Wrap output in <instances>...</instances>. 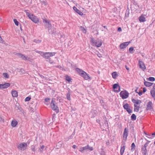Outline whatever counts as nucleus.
Returning <instances> with one entry per match:
<instances>
[{"mask_svg":"<svg viewBox=\"0 0 155 155\" xmlns=\"http://www.w3.org/2000/svg\"><path fill=\"white\" fill-rule=\"evenodd\" d=\"M124 108L129 113H132V109H131L128 104L126 103L123 105Z\"/></svg>","mask_w":155,"mask_h":155,"instance_id":"9d476101","label":"nucleus"},{"mask_svg":"<svg viewBox=\"0 0 155 155\" xmlns=\"http://www.w3.org/2000/svg\"><path fill=\"white\" fill-rule=\"evenodd\" d=\"M147 91V89H146V88H145V87H144V88H143V92H146Z\"/></svg>","mask_w":155,"mask_h":155,"instance_id":"603ef678","label":"nucleus"},{"mask_svg":"<svg viewBox=\"0 0 155 155\" xmlns=\"http://www.w3.org/2000/svg\"><path fill=\"white\" fill-rule=\"evenodd\" d=\"M136 119V116L134 114H133L131 116V119L132 120H135Z\"/></svg>","mask_w":155,"mask_h":155,"instance_id":"c85d7f7f","label":"nucleus"},{"mask_svg":"<svg viewBox=\"0 0 155 155\" xmlns=\"http://www.w3.org/2000/svg\"><path fill=\"white\" fill-rule=\"evenodd\" d=\"M148 144H149V143L147 142V143H145L144 144V146H142V147H144L145 148H147V147L148 146Z\"/></svg>","mask_w":155,"mask_h":155,"instance_id":"c03bdc74","label":"nucleus"},{"mask_svg":"<svg viewBox=\"0 0 155 155\" xmlns=\"http://www.w3.org/2000/svg\"><path fill=\"white\" fill-rule=\"evenodd\" d=\"M135 146L134 143H132V144H131V150H132L133 148H134Z\"/></svg>","mask_w":155,"mask_h":155,"instance_id":"a18cd8bd","label":"nucleus"},{"mask_svg":"<svg viewBox=\"0 0 155 155\" xmlns=\"http://www.w3.org/2000/svg\"><path fill=\"white\" fill-rule=\"evenodd\" d=\"M11 94L13 97H17L18 96V92L15 90H12Z\"/></svg>","mask_w":155,"mask_h":155,"instance_id":"6ab92c4d","label":"nucleus"},{"mask_svg":"<svg viewBox=\"0 0 155 155\" xmlns=\"http://www.w3.org/2000/svg\"><path fill=\"white\" fill-rule=\"evenodd\" d=\"M56 54V53L54 52H44L42 57L46 59H48L50 57L54 56Z\"/></svg>","mask_w":155,"mask_h":155,"instance_id":"20e7f679","label":"nucleus"},{"mask_svg":"<svg viewBox=\"0 0 155 155\" xmlns=\"http://www.w3.org/2000/svg\"><path fill=\"white\" fill-rule=\"evenodd\" d=\"M131 43L130 41L124 42L121 44L120 46V49H124L127 47Z\"/></svg>","mask_w":155,"mask_h":155,"instance_id":"9b49d317","label":"nucleus"},{"mask_svg":"<svg viewBox=\"0 0 155 155\" xmlns=\"http://www.w3.org/2000/svg\"><path fill=\"white\" fill-rule=\"evenodd\" d=\"M112 77L114 79H116L118 76V74L116 72H114L112 74Z\"/></svg>","mask_w":155,"mask_h":155,"instance_id":"393cba45","label":"nucleus"},{"mask_svg":"<svg viewBox=\"0 0 155 155\" xmlns=\"http://www.w3.org/2000/svg\"><path fill=\"white\" fill-rule=\"evenodd\" d=\"M153 108V104L151 101H149L147 104L146 109L147 110H150Z\"/></svg>","mask_w":155,"mask_h":155,"instance_id":"ddd939ff","label":"nucleus"},{"mask_svg":"<svg viewBox=\"0 0 155 155\" xmlns=\"http://www.w3.org/2000/svg\"><path fill=\"white\" fill-rule=\"evenodd\" d=\"M100 153L101 155H105V153L103 149H101L100 151Z\"/></svg>","mask_w":155,"mask_h":155,"instance_id":"f704fd0d","label":"nucleus"},{"mask_svg":"<svg viewBox=\"0 0 155 155\" xmlns=\"http://www.w3.org/2000/svg\"><path fill=\"white\" fill-rule=\"evenodd\" d=\"M139 20L140 22H143L146 21L145 18L143 15H142L140 17Z\"/></svg>","mask_w":155,"mask_h":155,"instance_id":"412c9836","label":"nucleus"},{"mask_svg":"<svg viewBox=\"0 0 155 155\" xmlns=\"http://www.w3.org/2000/svg\"><path fill=\"white\" fill-rule=\"evenodd\" d=\"M44 147L45 146L44 145H42L41 147V149L39 150L41 152H42V150L44 148Z\"/></svg>","mask_w":155,"mask_h":155,"instance_id":"09e8293b","label":"nucleus"},{"mask_svg":"<svg viewBox=\"0 0 155 155\" xmlns=\"http://www.w3.org/2000/svg\"><path fill=\"white\" fill-rule=\"evenodd\" d=\"M33 41L36 43H40L41 42V40L39 39H35Z\"/></svg>","mask_w":155,"mask_h":155,"instance_id":"c9c22d12","label":"nucleus"},{"mask_svg":"<svg viewBox=\"0 0 155 155\" xmlns=\"http://www.w3.org/2000/svg\"><path fill=\"white\" fill-rule=\"evenodd\" d=\"M144 84L145 86L147 87H149L152 85L153 83L149 82L146 81H145L144 82Z\"/></svg>","mask_w":155,"mask_h":155,"instance_id":"5701e85b","label":"nucleus"},{"mask_svg":"<svg viewBox=\"0 0 155 155\" xmlns=\"http://www.w3.org/2000/svg\"><path fill=\"white\" fill-rule=\"evenodd\" d=\"M128 132L129 131L128 129L127 128H125L124 129L123 134V140L125 141H126L127 140Z\"/></svg>","mask_w":155,"mask_h":155,"instance_id":"1a4fd4ad","label":"nucleus"},{"mask_svg":"<svg viewBox=\"0 0 155 155\" xmlns=\"http://www.w3.org/2000/svg\"><path fill=\"white\" fill-rule=\"evenodd\" d=\"M21 58H22L23 60H27V58L24 54H23L22 56L21 57Z\"/></svg>","mask_w":155,"mask_h":155,"instance_id":"a19ab883","label":"nucleus"},{"mask_svg":"<svg viewBox=\"0 0 155 155\" xmlns=\"http://www.w3.org/2000/svg\"><path fill=\"white\" fill-rule=\"evenodd\" d=\"M91 42L92 43L93 46H96L97 47H101L102 45L101 40L99 39L95 40L93 38H92L91 39Z\"/></svg>","mask_w":155,"mask_h":155,"instance_id":"7ed1b4c3","label":"nucleus"},{"mask_svg":"<svg viewBox=\"0 0 155 155\" xmlns=\"http://www.w3.org/2000/svg\"><path fill=\"white\" fill-rule=\"evenodd\" d=\"M3 75L4 78H9V75L7 73H4L3 74Z\"/></svg>","mask_w":155,"mask_h":155,"instance_id":"c756f323","label":"nucleus"},{"mask_svg":"<svg viewBox=\"0 0 155 155\" xmlns=\"http://www.w3.org/2000/svg\"><path fill=\"white\" fill-rule=\"evenodd\" d=\"M49 62L51 64H52V62H51L50 60H49Z\"/></svg>","mask_w":155,"mask_h":155,"instance_id":"774afa93","label":"nucleus"},{"mask_svg":"<svg viewBox=\"0 0 155 155\" xmlns=\"http://www.w3.org/2000/svg\"><path fill=\"white\" fill-rule=\"evenodd\" d=\"M10 84L9 83H5L4 84H0V88H6L10 86Z\"/></svg>","mask_w":155,"mask_h":155,"instance_id":"2eb2a0df","label":"nucleus"},{"mask_svg":"<svg viewBox=\"0 0 155 155\" xmlns=\"http://www.w3.org/2000/svg\"><path fill=\"white\" fill-rule=\"evenodd\" d=\"M55 101L52 99L51 103V107L52 109L54 110H56L58 108L57 106L55 104Z\"/></svg>","mask_w":155,"mask_h":155,"instance_id":"f8f14e48","label":"nucleus"},{"mask_svg":"<svg viewBox=\"0 0 155 155\" xmlns=\"http://www.w3.org/2000/svg\"><path fill=\"white\" fill-rule=\"evenodd\" d=\"M49 31V33L51 34H52L54 33H55L56 32V29L54 28H52L50 31Z\"/></svg>","mask_w":155,"mask_h":155,"instance_id":"cd10ccee","label":"nucleus"},{"mask_svg":"<svg viewBox=\"0 0 155 155\" xmlns=\"http://www.w3.org/2000/svg\"><path fill=\"white\" fill-rule=\"evenodd\" d=\"M147 79L149 81H155V79L154 78L152 77H150L149 78H147Z\"/></svg>","mask_w":155,"mask_h":155,"instance_id":"473e14b6","label":"nucleus"},{"mask_svg":"<svg viewBox=\"0 0 155 155\" xmlns=\"http://www.w3.org/2000/svg\"><path fill=\"white\" fill-rule=\"evenodd\" d=\"M125 150V147L123 146L121 147L120 150V153L121 155H123Z\"/></svg>","mask_w":155,"mask_h":155,"instance_id":"b1692460","label":"nucleus"},{"mask_svg":"<svg viewBox=\"0 0 155 155\" xmlns=\"http://www.w3.org/2000/svg\"><path fill=\"white\" fill-rule=\"evenodd\" d=\"M24 12L26 13V15L29 19L35 23H37L39 22V20L36 16L33 14H31L28 10H25Z\"/></svg>","mask_w":155,"mask_h":155,"instance_id":"f257e3e1","label":"nucleus"},{"mask_svg":"<svg viewBox=\"0 0 155 155\" xmlns=\"http://www.w3.org/2000/svg\"><path fill=\"white\" fill-rule=\"evenodd\" d=\"M152 136L155 135V132L154 133H152Z\"/></svg>","mask_w":155,"mask_h":155,"instance_id":"680f3d73","label":"nucleus"},{"mask_svg":"<svg viewBox=\"0 0 155 155\" xmlns=\"http://www.w3.org/2000/svg\"><path fill=\"white\" fill-rule=\"evenodd\" d=\"M134 48L133 47H130L129 49V51L131 53H133Z\"/></svg>","mask_w":155,"mask_h":155,"instance_id":"ea45409f","label":"nucleus"},{"mask_svg":"<svg viewBox=\"0 0 155 155\" xmlns=\"http://www.w3.org/2000/svg\"><path fill=\"white\" fill-rule=\"evenodd\" d=\"M43 22L46 23L45 25V27L48 28V31H49L51 28L52 26L50 22V21L46 19H43Z\"/></svg>","mask_w":155,"mask_h":155,"instance_id":"0eeeda50","label":"nucleus"},{"mask_svg":"<svg viewBox=\"0 0 155 155\" xmlns=\"http://www.w3.org/2000/svg\"><path fill=\"white\" fill-rule=\"evenodd\" d=\"M35 52L36 53L40 54L42 57L43 56V55L44 52L41 51H37V50Z\"/></svg>","mask_w":155,"mask_h":155,"instance_id":"e433bc0d","label":"nucleus"},{"mask_svg":"<svg viewBox=\"0 0 155 155\" xmlns=\"http://www.w3.org/2000/svg\"><path fill=\"white\" fill-rule=\"evenodd\" d=\"M150 93L152 96L155 100V90H151L150 91Z\"/></svg>","mask_w":155,"mask_h":155,"instance_id":"bb28decb","label":"nucleus"},{"mask_svg":"<svg viewBox=\"0 0 155 155\" xmlns=\"http://www.w3.org/2000/svg\"><path fill=\"white\" fill-rule=\"evenodd\" d=\"M141 151L143 155H147V148L142 147Z\"/></svg>","mask_w":155,"mask_h":155,"instance_id":"a211bd4d","label":"nucleus"},{"mask_svg":"<svg viewBox=\"0 0 155 155\" xmlns=\"http://www.w3.org/2000/svg\"><path fill=\"white\" fill-rule=\"evenodd\" d=\"M72 147L74 148V149H75L76 147V146L75 145H73V146H72Z\"/></svg>","mask_w":155,"mask_h":155,"instance_id":"13d9d810","label":"nucleus"},{"mask_svg":"<svg viewBox=\"0 0 155 155\" xmlns=\"http://www.w3.org/2000/svg\"><path fill=\"white\" fill-rule=\"evenodd\" d=\"M55 67L57 68H61V67L59 65L56 66Z\"/></svg>","mask_w":155,"mask_h":155,"instance_id":"6e6d98bb","label":"nucleus"},{"mask_svg":"<svg viewBox=\"0 0 155 155\" xmlns=\"http://www.w3.org/2000/svg\"><path fill=\"white\" fill-rule=\"evenodd\" d=\"M153 90H155V84L153 85Z\"/></svg>","mask_w":155,"mask_h":155,"instance_id":"bf43d9fd","label":"nucleus"},{"mask_svg":"<svg viewBox=\"0 0 155 155\" xmlns=\"http://www.w3.org/2000/svg\"><path fill=\"white\" fill-rule=\"evenodd\" d=\"M14 21L15 25L17 26H18L19 24V22L17 21L16 19H14L13 20Z\"/></svg>","mask_w":155,"mask_h":155,"instance_id":"58836bf2","label":"nucleus"},{"mask_svg":"<svg viewBox=\"0 0 155 155\" xmlns=\"http://www.w3.org/2000/svg\"><path fill=\"white\" fill-rule=\"evenodd\" d=\"M148 144H149V143L147 142V143H145L144 144V146H142V147H144L145 148H147V147L148 146Z\"/></svg>","mask_w":155,"mask_h":155,"instance_id":"37998d69","label":"nucleus"},{"mask_svg":"<svg viewBox=\"0 0 155 155\" xmlns=\"http://www.w3.org/2000/svg\"><path fill=\"white\" fill-rule=\"evenodd\" d=\"M31 150L32 151L35 152V146H32L31 148Z\"/></svg>","mask_w":155,"mask_h":155,"instance_id":"de8ad7c7","label":"nucleus"},{"mask_svg":"<svg viewBox=\"0 0 155 155\" xmlns=\"http://www.w3.org/2000/svg\"><path fill=\"white\" fill-rule=\"evenodd\" d=\"M125 67L127 70L128 71L129 70V68L127 67V65H125Z\"/></svg>","mask_w":155,"mask_h":155,"instance_id":"4d7b16f0","label":"nucleus"},{"mask_svg":"<svg viewBox=\"0 0 155 155\" xmlns=\"http://www.w3.org/2000/svg\"><path fill=\"white\" fill-rule=\"evenodd\" d=\"M113 88L114 89L118 88L117 90H115L114 91V92H115L118 93L120 91V87L118 83L114 84L113 85Z\"/></svg>","mask_w":155,"mask_h":155,"instance_id":"4468645a","label":"nucleus"},{"mask_svg":"<svg viewBox=\"0 0 155 155\" xmlns=\"http://www.w3.org/2000/svg\"><path fill=\"white\" fill-rule=\"evenodd\" d=\"M129 93L126 90L121 91L120 94V97L123 99H125L127 98L129 96Z\"/></svg>","mask_w":155,"mask_h":155,"instance_id":"423d86ee","label":"nucleus"},{"mask_svg":"<svg viewBox=\"0 0 155 155\" xmlns=\"http://www.w3.org/2000/svg\"><path fill=\"white\" fill-rule=\"evenodd\" d=\"M104 28L105 29H107V27L106 26H104Z\"/></svg>","mask_w":155,"mask_h":155,"instance_id":"e2e57ef3","label":"nucleus"},{"mask_svg":"<svg viewBox=\"0 0 155 155\" xmlns=\"http://www.w3.org/2000/svg\"><path fill=\"white\" fill-rule=\"evenodd\" d=\"M118 31H122L121 28L120 27H119L118 28Z\"/></svg>","mask_w":155,"mask_h":155,"instance_id":"864d4df0","label":"nucleus"},{"mask_svg":"<svg viewBox=\"0 0 155 155\" xmlns=\"http://www.w3.org/2000/svg\"><path fill=\"white\" fill-rule=\"evenodd\" d=\"M147 136H148V137L147 136V137H148V138H150V139H152L153 138V137H150L151 136L150 134H148V135H147Z\"/></svg>","mask_w":155,"mask_h":155,"instance_id":"3c124183","label":"nucleus"},{"mask_svg":"<svg viewBox=\"0 0 155 155\" xmlns=\"http://www.w3.org/2000/svg\"><path fill=\"white\" fill-rule=\"evenodd\" d=\"M81 29V30L82 31H83V32L84 33H86V29H85V28L84 27H83L82 26H81L80 27Z\"/></svg>","mask_w":155,"mask_h":155,"instance_id":"4c0bfd02","label":"nucleus"},{"mask_svg":"<svg viewBox=\"0 0 155 155\" xmlns=\"http://www.w3.org/2000/svg\"><path fill=\"white\" fill-rule=\"evenodd\" d=\"M75 70L85 80H87L91 79L89 75L82 70L78 68H76L75 69Z\"/></svg>","mask_w":155,"mask_h":155,"instance_id":"f03ea898","label":"nucleus"},{"mask_svg":"<svg viewBox=\"0 0 155 155\" xmlns=\"http://www.w3.org/2000/svg\"><path fill=\"white\" fill-rule=\"evenodd\" d=\"M135 92H136L137 93L138 92L137 91V89H136V90H135Z\"/></svg>","mask_w":155,"mask_h":155,"instance_id":"0e129e2a","label":"nucleus"},{"mask_svg":"<svg viewBox=\"0 0 155 155\" xmlns=\"http://www.w3.org/2000/svg\"><path fill=\"white\" fill-rule=\"evenodd\" d=\"M87 150V148L86 146L84 147H80L79 151L83 153L84 152V151L85 150Z\"/></svg>","mask_w":155,"mask_h":155,"instance_id":"a878e982","label":"nucleus"},{"mask_svg":"<svg viewBox=\"0 0 155 155\" xmlns=\"http://www.w3.org/2000/svg\"><path fill=\"white\" fill-rule=\"evenodd\" d=\"M43 3L44 4H45V5H46V3L45 2H43Z\"/></svg>","mask_w":155,"mask_h":155,"instance_id":"338daca9","label":"nucleus"},{"mask_svg":"<svg viewBox=\"0 0 155 155\" xmlns=\"http://www.w3.org/2000/svg\"><path fill=\"white\" fill-rule=\"evenodd\" d=\"M145 140L147 141V142H148L149 143L150 142V141L148 140H147V139H145Z\"/></svg>","mask_w":155,"mask_h":155,"instance_id":"052dcab7","label":"nucleus"},{"mask_svg":"<svg viewBox=\"0 0 155 155\" xmlns=\"http://www.w3.org/2000/svg\"><path fill=\"white\" fill-rule=\"evenodd\" d=\"M16 54L19 57L21 58V57L22 56L23 54L21 53H17Z\"/></svg>","mask_w":155,"mask_h":155,"instance_id":"79ce46f5","label":"nucleus"},{"mask_svg":"<svg viewBox=\"0 0 155 155\" xmlns=\"http://www.w3.org/2000/svg\"><path fill=\"white\" fill-rule=\"evenodd\" d=\"M66 80L70 82L71 81V79L70 77H69L68 75H66Z\"/></svg>","mask_w":155,"mask_h":155,"instance_id":"7c9ffc66","label":"nucleus"},{"mask_svg":"<svg viewBox=\"0 0 155 155\" xmlns=\"http://www.w3.org/2000/svg\"><path fill=\"white\" fill-rule=\"evenodd\" d=\"M73 9L77 13L80 15L82 16L83 15V13L78 9L76 7L74 6L73 7Z\"/></svg>","mask_w":155,"mask_h":155,"instance_id":"dca6fc26","label":"nucleus"},{"mask_svg":"<svg viewBox=\"0 0 155 155\" xmlns=\"http://www.w3.org/2000/svg\"><path fill=\"white\" fill-rule=\"evenodd\" d=\"M31 99V98L29 97H26L25 99V101H29Z\"/></svg>","mask_w":155,"mask_h":155,"instance_id":"49530a36","label":"nucleus"},{"mask_svg":"<svg viewBox=\"0 0 155 155\" xmlns=\"http://www.w3.org/2000/svg\"><path fill=\"white\" fill-rule=\"evenodd\" d=\"M138 64L140 68L143 71H144V70L146 69L145 65L143 62L142 61L141 59H139V60Z\"/></svg>","mask_w":155,"mask_h":155,"instance_id":"6e6552de","label":"nucleus"},{"mask_svg":"<svg viewBox=\"0 0 155 155\" xmlns=\"http://www.w3.org/2000/svg\"><path fill=\"white\" fill-rule=\"evenodd\" d=\"M86 147L87 148V149L91 151H92L93 150V147L90 146L89 145H87V146H86Z\"/></svg>","mask_w":155,"mask_h":155,"instance_id":"2f4dec72","label":"nucleus"},{"mask_svg":"<svg viewBox=\"0 0 155 155\" xmlns=\"http://www.w3.org/2000/svg\"><path fill=\"white\" fill-rule=\"evenodd\" d=\"M18 124L17 121L15 120H13L11 122V126L13 127H15Z\"/></svg>","mask_w":155,"mask_h":155,"instance_id":"aec40b11","label":"nucleus"},{"mask_svg":"<svg viewBox=\"0 0 155 155\" xmlns=\"http://www.w3.org/2000/svg\"><path fill=\"white\" fill-rule=\"evenodd\" d=\"M140 105L134 104V111L136 112H138L140 109Z\"/></svg>","mask_w":155,"mask_h":155,"instance_id":"4be33fe9","label":"nucleus"},{"mask_svg":"<svg viewBox=\"0 0 155 155\" xmlns=\"http://www.w3.org/2000/svg\"><path fill=\"white\" fill-rule=\"evenodd\" d=\"M50 100V99L48 98H46L45 99V101L46 102H48Z\"/></svg>","mask_w":155,"mask_h":155,"instance_id":"5fc2aeb1","label":"nucleus"},{"mask_svg":"<svg viewBox=\"0 0 155 155\" xmlns=\"http://www.w3.org/2000/svg\"><path fill=\"white\" fill-rule=\"evenodd\" d=\"M144 134H145L146 135H147H147H148V134H147L146 133H145V132H144Z\"/></svg>","mask_w":155,"mask_h":155,"instance_id":"69168bd1","label":"nucleus"},{"mask_svg":"<svg viewBox=\"0 0 155 155\" xmlns=\"http://www.w3.org/2000/svg\"><path fill=\"white\" fill-rule=\"evenodd\" d=\"M137 93L139 94V95L140 96H141L143 94L142 92V91H139V92H138Z\"/></svg>","mask_w":155,"mask_h":155,"instance_id":"8fccbe9b","label":"nucleus"},{"mask_svg":"<svg viewBox=\"0 0 155 155\" xmlns=\"http://www.w3.org/2000/svg\"><path fill=\"white\" fill-rule=\"evenodd\" d=\"M27 147V144L23 142L18 144L17 146V148L19 150L24 151L26 149Z\"/></svg>","mask_w":155,"mask_h":155,"instance_id":"39448f33","label":"nucleus"},{"mask_svg":"<svg viewBox=\"0 0 155 155\" xmlns=\"http://www.w3.org/2000/svg\"><path fill=\"white\" fill-rule=\"evenodd\" d=\"M132 102L134 104L139 105L141 103V101L140 100H135L133 99L132 100Z\"/></svg>","mask_w":155,"mask_h":155,"instance_id":"f3484780","label":"nucleus"},{"mask_svg":"<svg viewBox=\"0 0 155 155\" xmlns=\"http://www.w3.org/2000/svg\"><path fill=\"white\" fill-rule=\"evenodd\" d=\"M66 97L68 100H71L70 94L69 92L67 94Z\"/></svg>","mask_w":155,"mask_h":155,"instance_id":"72a5a7b5","label":"nucleus"}]
</instances>
